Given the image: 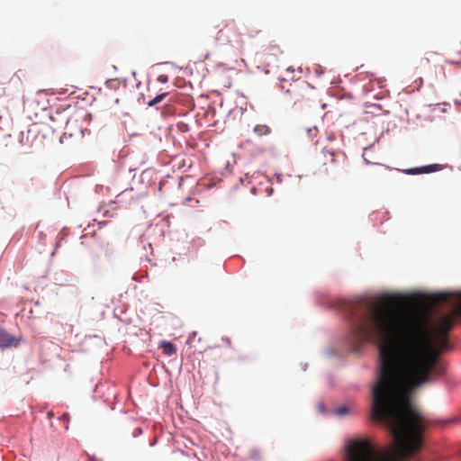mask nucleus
Instances as JSON below:
<instances>
[{"label":"nucleus","mask_w":461,"mask_h":461,"mask_svg":"<svg viewBox=\"0 0 461 461\" xmlns=\"http://www.w3.org/2000/svg\"><path fill=\"white\" fill-rule=\"evenodd\" d=\"M416 388H372L371 418L386 426L393 443L386 449H376L367 439H353L347 445L345 461H405L419 453L424 419L411 400Z\"/></svg>","instance_id":"nucleus-1"},{"label":"nucleus","mask_w":461,"mask_h":461,"mask_svg":"<svg viewBox=\"0 0 461 461\" xmlns=\"http://www.w3.org/2000/svg\"><path fill=\"white\" fill-rule=\"evenodd\" d=\"M216 41L222 47L229 46L230 50L236 55L243 53V37L235 24H227L223 29L220 30Z\"/></svg>","instance_id":"nucleus-2"},{"label":"nucleus","mask_w":461,"mask_h":461,"mask_svg":"<svg viewBox=\"0 0 461 461\" xmlns=\"http://www.w3.org/2000/svg\"><path fill=\"white\" fill-rule=\"evenodd\" d=\"M310 92V86L305 82L294 84L287 90V94L291 95L294 104L300 103L308 99L307 94Z\"/></svg>","instance_id":"nucleus-3"},{"label":"nucleus","mask_w":461,"mask_h":461,"mask_svg":"<svg viewBox=\"0 0 461 461\" xmlns=\"http://www.w3.org/2000/svg\"><path fill=\"white\" fill-rule=\"evenodd\" d=\"M442 166L439 164H431L423 167H411L405 170V173L408 175H418V174H429L432 172H436L440 170Z\"/></svg>","instance_id":"nucleus-4"},{"label":"nucleus","mask_w":461,"mask_h":461,"mask_svg":"<svg viewBox=\"0 0 461 461\" xmlns=\"http://www.w3.org/2000/svg\"><path fill=\"white\" fill-rule=\"evenodd\" d=\"M15 339L0 328V347L6 348L14 344Z\"/></svg>","instance_id":"nucleus-5"},{"label":"nucleus","mask_w":461,"mask_h":461,"mask_svg":"<svg viewBox=\"0 0 461 461\" xmlns=\"http://www.w3.org/2000/svg\"><path fill=\"white\" fill-rule=\"evenodd\" d=\"M159 348L162 349V352L167 356H172L176 352L175 345L166 340H162L159 343Z\"/></svg>","instance_id":"nucleus-6"},{"label":"nucleus","mask_w":461,"mask_h":461,"mask_svg":"<svg viewBox=\"0 0 461 461\" xmlns=\"http://www.w3.org/2000/svg\"><path fill=\"white\" fill-rule=\"evenodd\" d=\"M253 131L259 137L267 136L271 133V128L267 124H257Z\"/></svg>","instance_id":"nucleus-7"},{"label":"nucleus","mask_w":461,"mask_h":461,"mask_svg":"<svg viewBox=\"0 0 461 461\" xmlns=\"http://www.w3.org/2000/svg\"><path fill=\"white\" fill-rule=\"evenodd\" d=\"M166 95H167V93L158 95L155 98H153L151 101L149 102V105L153 106V105L158 104L166 97Z\"/></svg>","instance_id":"nucleus-8"},{"label":"nucleus","mask_w":461,"mask_h":461,"mask_svg":"<svg viewBox=\"0 0 461 461\" xmlns=\"http://www.w3.org/2000/svg\"><path fill=\"white\" fill-rule=\"evenodd\" d=\"M336 414L339 416H344L349 412V409L347 406H340L336 409Z\"/></svg>","instance_id":"nucleus-9"},{"label":"nucleus","mask_w":461,"mask_h":461,"mask_svg":"<svg viewBox=\"0 0 461 461\" xmlns=\"http://www.w3.org/2000/svg\"><path fill=\"white\" fill-rule=\"evenodd\" d=\"M323 153L324 154H328L329 157H330V163H334L335 162V153L333 151H330V150H323Z\"/></svg>","instance_id":"nucleus-10"},{"label":"nucleus","mask_w":461,"mask_h":461,"mask_svg":"<svg viewBox=\"0 0 461 461\" xmlns=\"http://www.w3.org/2000/svg\"><path fill=\"white\" fill-rule=\"evenodd\" d=\"M8 122L6 120H3L0 116V130H4L7 126Z\"/></svg>","instance_id":"nucleus-11"},{"label":"nucleus","mask_w":461,"mask_h":461,"mask_svg":"<svg viewBox=\"0 0 461 461\" xmlns=\"http://www.w3.org/2000/svg\"><path fill=\"white\" fill-rule=\"evenodd\" d=\"M437 301L438 302H446L447 301V295L445 294H439L437 296Z\"/></svg>","instance_id":"nucleus-12"},{"label":"nucleus","mask_w":461,"mask_h":461,"mask_svg":"<svg viewBox=\"0 0 461 461\" xmlns=\"http://www.w3.org/2000/svg\"><path fill=\"white\" fill-rule=\"evenodd\" d=\"M451 63L456 64V65L461 67V59L451 60Z\"/></svg>","instance_id":"nucleus-13"},{"label":"nucleus","mask_w":461,"mask_h":461,"mask_svg":"<svg viewBox=\"0 0 461 461\" xmlns=\"http://www.w3.org/2000/svg\"><path fill=\"white\" fill-rule=\"evenodd\" d=\"M61 420H68V413H64L61 417H60Z\"/></svg>","instance_id":"nucleus-14"},{"label":"nucleus","mask_w":461,"mask_h":461,"mask_svg":"<svg viewBox=\"0 0 461 461\" xmlns=\"http://www.w3.org/2000/svg\"><path fill=\"white\" fill-rule=\"evenodd\" d=\"M316 131V128H314L313 130L310 129L308 131L311 135H315Z\"/></svg>","instance_id":"nucleus-15"},{"label":"nucleus","mask_w":461,"mask_h":461,"mask_svg":"<svg viewBox=\"0 0 461 461\" xmlns=\"http://www.w3.org/2000/svg\"><path fill=\"white\" fill-rule=\"evenodd\" d=\"M457 303H459L460 307H461V293L457 295Z\"/></svg>","instance_id":"nucleus-16"},{"label":"nucleus","mask_w":461,"mask_h":461,"mask_svg":"<svg viewBox=\"0 0 461 461\" xmlns=\"http://www.w3.org/2000/svg\"><path fill=\"white\" fill-rule=\"evenodd\" d=\"M334 138H335V136H334L333 134H332V135H329V137H328V139H329L330 140H334Z\"/></svg>","instance_id":"nucleus-17"},{"label":"nucleus","mask_w":461,"mask_h":461,"mask_svg":"<svg viewBox=\"0 0 461 461\" xmlns=\"http://www.w3.org/2000/svg\"><path fill=\"white\" fill-rule=\"evenodd\" d=\"M323 172H324L325 174H328V173H329L328 168H326V167H325V168L323 169Z\"/></svg>","instance_id":"nucleus-18"},{"label":"nucleus","mask_w":461,"mask_h":461,"mask_svg":"<svg viewBox=\"0 0 461 461\" xmlns=\"http://www.w3.org/2000/svg\"><path fill=\"white\" fill-rule=\"evenodd\" d=\"M52 415H53V414H52V412H49V413H48V416H49V417H52Z\"/></svg>","instance_id":"nucleus-19"}]
</instances>
